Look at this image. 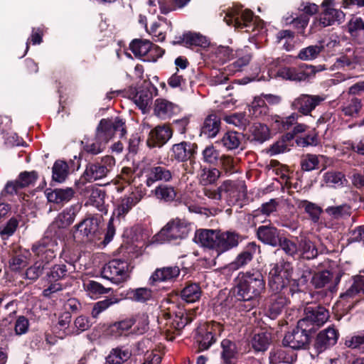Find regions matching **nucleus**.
Segmentation results:
<instances>
[{"label": "nucleus", "mask_w": 364, "mask_h": 364, "mask_svg": "<svg viewBox=\"0 0 364 364\" xmlns=\"http://www.w3.org/2000/svg\"><path fill=\"white\" fill-rule=\"evenodd\" d=\"M171 30V22L164 17L159 16L157 20L151 23L149 32L156 38L157 41H163L165 40L166 33Z\"/></svg>", "instance_id": "bb28decb"}, {"label": "nucleus", "mask_w": 364, "mask_h": 364, "mask_svg": "<svg viewBox=\"0 0 364 364\" xmlns=\"http://www.w3.org/2000/svg\"><path fill=\"white\" fill-rule=\"evenodd\" d=\"M180 269L177 266L164 267L156 269L151 276L150 284L156 282H171L178 277Z\"/></svg>", "instance_id": "393cba45"}, {"label": "nucleus", "mask_w": 364, "mask_h": 364, "mask_svg": "<svg viewBox=\"0 0 364 364\" xmlns=\"http://www.w3.org/2000/svg\"><path fill=\"white\" fill-rule=\"evenodd\" d=\"M298 205L299 208L304 210L313 223H316L318 222L323 211L320 206L306 200L299 201Z\"/></svg>", "instance_id": "49530a36"}, {"label": "nucleus", "mask_w": 364, "mask_h": 364, "mask_svg": "<svg viewBox=\"0 0 364 364\" xmlns=\"http://www.w3.org/2000/svg\"><path fill=\"white\" fill-rule=\"evenodd\" d=\"M281 247L280 250L284 252L287 255L294 257L299 254V245L287 238H280L278 244Z\"/></svg>", "instance_id": "774afa93"}, {"label": "nucleus", "mask_w": 364, "mask_h": 364, "mask_svg": "<svg viewBox=\"0 0 364 364\" xmlns=\"http://www.w3.org/2000/svg\"><path fill=\"white\" fill-rule=\"evenodd\" d=\"M290 277H282V275L269 274V287L274 294L287 295L291 294V296L297 291L293 287H288Z\"/></svg>", "instance_id": "4be33fe9"}, {"label": "nucleus", "mask_w": 364, "mask_h": 364, "mask_svg": "<svg viewBox=\"0 0 364 364\" xmlns=\"http://www.w3.org/2000/svg\"><path fill=\"white\" fill-rule=\"evenodd\" d=\"M127 298L136 302L144 303L152 298V291L146 287L129 289L127 292Z\"/></svg>", "instance_id": "09e8293b"}, {"label": "nucleus", "mask_w": 364, "mask_h": 364, "mask_svg": "<svg viewBox=\"0 0 364 364\" xmlns=\"http://www.w3.org/2000/svg\"><path fill=\"white\" fill-rule=\"evenodd\" d=\"M46 195L49 202L61 203L69 201L74 195V191L71 188H57L53 191L47 190Z\"/></svg>", "instance_id": "7c9ffc66"}, {"label": "nucleus", "mask_w": 364, "mask_h": 364, "mask_svg": "<svg viewBox=\"0 0 364 364\" xmlns=\"http://www.w3.org/2000/svg\"><path fill=\"white\" fill-rule=\"evenodd\" d=\"M233 26L237 30L245 29V32H253L263 27V23L255 16L252 11L242 10L241 7L235 6L229 9V26Z\"/></svg>", "instance_id": "20e7f679"}, {"label": "nucleus", "mask_w": 364, "mask_h": 364, "mask_svg": "<svg viewBox=\"0 0 364 364\" xmlns=\"http://www.w3.org/2000/svg\"><path fill=\"white\" fill-rule=\"evenodd\" d=\"M299 117H301L300 114L296 112H293L287 117H281L279 115L272 116V121L278 130L285 131L296 124Z\"/></svg>", "instance_id": "c9c22d12"}, {"label": "nucleus", "mask_w": 364, "mask_h": 364, "mask_svg": "<svg viewBox=\"0 0 364 364\" xmlns=\"http://www.w3.org/2000/svg\"><path fill=\"white\" fill-rule=\"evenodd\" d=\"M172 135V129L168 125H158L150 132L147 144L150 147H161L167 143Z\"/></svg>", "instance_id": "a211bd4d"}, {"label": "nucleus", "mask_w": 364, "mask_h": 364, "mask_svg": "<svg viewBox=\"0 0 364 364\" xmlns=\"http://www.w3.org/2000/svg\"><path fill=\"white\" fill-rule=\"evenodd\" d=\"M344 344L351 349L360 350L364 347V330L358 331L352 336H347Z\"/></svg>", "instance_id": "13d9d810"}, {"label": "nucleus", "mask_w": 364, "mask_h": 364, "mask_svg": "<svg viewBox=\"0 0 364 364\" xmlns=\"http://www.w3.org/2000/svg\"><path fill=\"white\" fill-rule=\"evenodd\" d=\"M194 240L203 247L213 250L218 257L228 250V232L200 229L196 231Z\"/></svg>", "instance_id": "7ed1b4c3"}, {"label": "nucleus", "mask_w": 364, "mask_h": 364, "mask_svg": "<svg viewBox=\"0 0 364 364\" xmlns=\"http://www.w3.org/2000/svg\"><path fill=\"white\" fill-rule=\"evenodd\" d=\"M213 311L223 321L228 318V294L225 289L221 290L214 299Z\"/></svg>", "instance_id": "4c0bfd02"}, {"label": "nucleus", "mask_w": 364, "mask_h": 364, "mask_svg": "<svg viewBox=\"0 0 364 364\" xmlns=\"http://www.w3.org/2000/svg\"><path fill=\"white\" fill-rule=\"evenodd\" d=\"M193 144L187 141L176 144L172 146V156L178 161H186L193 154Z\"/></svg>", "instance_id": "c756f323"}, {"label": "nucleus", "mask_w": 364, "mask_h": 364, "mask_svg": "<svg viewBox=\"0 0 364 364\" xmlns=\"http://www.w3.org/2000/svg\"><path fill=\"white\" fill-rule=\"evenodd\" d=\"M129 48L135 57L146 62H156L164 54L162 48L148 40L134 39Z\"/></svg>", "instance_id": "0eeeda50"}, {"label": "nucleus", "mask_w": 364, "mask_h": 364, "mask_svg": "<svg viewBox=\"0 0 364 364\" xmlns=\"http://www.w3.org/2000/svg\"><path fill=\"white\" fill-rule=\"evenodd\" d=\"M300 164L303 171H313L318 168L319 164L318 157L315 154H308L302 156Z\"/></svg>", "instance_id": "69168bd1"}, {"label": "nucleus", "mask_w": 364, "mask_h": 364, "mask_svg": "<svg viewBox=\"0 0 364 364\" xmlns=\"http://www.w3.org/2000/svg\"><path fill=\"white\" fill-rule=\"evenodd\" d=\"M326 99L325 95L301 94L291 102V109L297 111L299 114L309 116L317 106Z\"/></svg>", "instance_id": "1a4fd4ad"}, {"label": "nucleus", "mask_w": 364, "mask_h": 364, "mask_svg": "<svg viewBox=\"0 0 364 364\" xmlns=\"http://www.w3.org/2000/svg\"><path fill=\"white\" fill-rule=\"evenodd\" d=\"M252 140L259 143H263L270 137L269 127L259 122L254 123L250 129Z\"/></svg>", "instance_id": "a18cd8bd"}, {"label": "nucleus", "mask_w": 364, "mask_h": 364, "mask_svg": "<svg viewBox=\"0 0 364 364\" xmlns=\"http://www.w3.org/2000/svg\"><path fill=\"white\" fill-rule=\"evenodd\" d=\"M181 298L188 303H193L198 301L201 296V290L198 284L196 283L187 285L181 291Z\"/></svg>", "instance_id": "3c124183"}, {"label": "nucleus", "mask_w": 364, "mask_h": 364, "mask_svg": "<svg viewBox=\"0 0 364 364\" xmlns=\"http://www.w3.org/2000/svg\"><path fill=\"white\" fill-rule=\"evenodd\" d=\"M253 258L251 252L245 250L240 253L234 261L229 263V269L232 270H237L247 265Z\"/></svg>", "instance_id": "bf43d9fd"}, {"label": "nucleus", "mask_w": 364, "mask_h": 364, "mask_svg": "<svg viewBox=\"0 0 364 364\" xmlns=\"http://www.w3.org/2000/svg\"><path fill=\"white\" fill-rule=\"evenodd\" d=\"M220 127V118L215 114L208 115L201 129L202 133L209 138L215 137Z\"/></svg>", "instance_id": "473e14b6"}, {"label": "nucleus", "mask_w": 364, "mask_h": 364, "mask_svg": "<svg viewBox=\"0 0 364 364\" xmlns=\"http://www.w3.org/2000/svg\"><path fill=\"white\" fill-rule=\"evenodd\" d=\"M313 73L312 66L284 67L279 69L277 75L284 80L301 82L306 80Z\"/></svg>", "instance_id": "f3484780"}, {"label": "nucleus", "mask_w": 364, "mask_h": 364, "mask_svg": "<svg viewBox=\"0 0 364 364\" xmlns=\"http://www.w3.org/2000/svg\"><path fill=\"white\" fill-rule=\"evenodd\" d=\"M329 314L326 309L321 306H309L304 309V316L300 319V327H306L314 332L318 328L323 325L328 319Z\"/></svg>", "instance_id": "6e6552de"}, {"label": "nucleus", "mask_w": 364, "mask_h": 364, "mask_svg": "<svg viewBox=\"0 0 364 364\" xmlns=\"http://www.w3.org/2000/svg\"><path fill=\"white\" fill-rule=\"evenodd\" d=\"M69 172L68 165L64 161H56L53 166V179L57 182H63Z\"/></svg>", "instance_id": "6e6d98bb"}, {"label": "nucleus", "mask_w": 364, "mask_h": 364, "mask_svg": "<svg viewBox=\"0 0 364 364\" xmlns=\"http://www.w3.org/2000/svg\"><path fill=\"white\" fill-rule=\"evenodd\" d=\"M274 263L271 264L269 275H282V277H290L292 271L290 262L285 261L282 257V252L279 249L276 250L273 253Z\"/></svg>", "instance_id": "b1692460"}, {"label": "nucleus", "mask_w": 364, "mask_h": 364, "mask_svg": "<svg viewBox=\"0 0 364 364\" xmlns=\"http://www.w3.org/2000/svg\"><path fill=\"white\" fill-rule=\"evenodd\" d=\"M196 341L198 346V351H203L208 349L215 339L210 327L203 324L197 328Z\"/></svg>", "instance_id": "cd10ccee"}, {"label": "nucleus", "mask_w": 364, "mask_h": 364, "mask_svg": "<svg viewBox=\"0 0 364 364\" xmlns=\"http://www.w3.org/2000/svg\"><path fill=\"white\" fill-rule=\"evenodd\" d=\"M159 322L163 332H171L172 329H181L183 328L186 323V317H183L181 312L176 314L174 317L171 313H163L162 316L159 318Z\"/></svg>", "instance_id": "aec40b11"}, {"label": "nucleus", "mask_w": 364, "mask_h": 364, "mask_svg": "<svg viewBox=\"0 0 364 364\" xmlns=\"http://www.w3.org/2000/svg\"><path fill=\"white\" fill-rule=\"evenodd\" d=\"M323 49V46H310L301 49L298 56L302 60H311L315 59Z\"/></svg>", "instance_id": "680f3d73"}, {"label": "nucleus", "mask_w": 364, "mask_h": 364, "mask_svg": "<svg viewBox=\"0 0 364 364\" xmlns=\"http://www.w3.org/2000/svg\"><path fill=\"white\" fill-rule=\"evenodd\" d=\"M362 108V100L354 97L343 105L341 111L343 114L346 117L357 118L358 117Z\"/></svg>", "instance_id": "ea45409f"}, {"label": "nucleus", "mask_w": 364, "mask_h": 364, "mask_svg": "<svg viewBox=\"0 0 364 364\" xmlns=\"http://www.w3.org/2000/svg\"><path fill=\"white\" fill-rule=\"evenodd\" d=\"M96 134L97 139L106 144L115 135L122 138L126 134L125 122L119 117L102 119L97 127Z\"/></svg>", "instance_id": "423d86ee"}, {"label": "nucleus", "mask_w": 364, "mask_h": 364, "mask_svg": "<svg viewBox=\"0 0 364 364\" xmlns=\"http://www.w3.org/2000/svg\"><path fill=\"white\" fill-rule=\"evenodd\" d=\"M134 327L133 333L141 335L144 333L149 328V318L146 314L136 315L134 318Z\"/></svg>", "instance_id": "052dcab7"}, {"label": "nucleus", "mask_w": 364, "mask_h": 364, "mask_svg": "<svg viewBox=\"0 0 364 364\" xmlns=\"http://www.w3.org/2000/svg\"><path fill=\"white\" fill-rule=\"evenodd\" d=\"M232 294L240 300L249 301L264 292L265 282L259 271L240 272L234 279Z\"/></svg>", "instance_id": "f03ea898"}, {"label": "nucleus", "mask_w": 364, "mask_h": 364, "mask_svg": "<svg viewBox=\"0 0 364 364\" xmlns=\"http://www.w3.org/2000/svg\"><path fill=\"white\" fill-rule=\"evenodd\" d=\"M311 334V329L304 326L301 328L298 321L296 327L286 333L283 344L295 350L304 348L309 343Z\"/></svg>", "instance_id": "f8f14e48"}, {"label": "nucleus", "mask_w": 364, "mask_h": 364, "mask_svg": "<svg viewBox=\"0 0 364 364\" xmlns=\"http://www.w3.org/2000/svg\"><path fill=\"white\" fill-rule=\"evenodd\" d=\"M180 38L186 46H194L205 48L209 45L207 38L198 33H185Z\"/></svg>", "instance_id": "a19ab883"}, {"label": "nucleus", "mask_w": 364, "mask_h": 364, "mask_svg": "<svg viewBox=\"0 0 364 364\" xmlns=\"http://www.w3.org/2000/svg\"><path fill=\"white\" fill-rule=\"evenodd\" d=\"M84 288L87 295L92 299H97L100 295L107 294L110 288H105L100 283L95 281H89L84 284Z\"/></svg>", "instance_id": "864d4df0"}, {"label": "nucleus", "mask_w": 364, "mask_h": 364, "mask_svg": "<svg viewBox=\"0 0 364 364\" xmlns=\"http://www.w3.org/2000/svg\"><path fill=\"white\" fill-rule=\"evenodd\" d=\"M289 303V299L287 295L274 294L268 307L269 316L272 319L275 318Z\"/></svg>", "instance_id": "f704fd0d"}, {"label": "nucleus", "mask_w": 364, "mask_h": 364, "mask_svg": "<svg viewBox=\"0 0 364 364\" xmlns=\"http://www.w3.org/2000/svg\"><path fill=\"white\" fill-rule=\"evenodd\" d=\"M338 336V331L333 326H329L321 331L314 344L316 353H323L333 346L337 343Z\"/></svg>", "instance_id": "2eb2a0df"}, {"label": "nucleus", "mask_w": 364, "mask_h": 364, "mask_svg": "<svg viewBox=\"0 0 364 364\" xmlns=\"http://www.w3.org/2000/svg\"><path fill=\"white\" fill-rule=\"evenodd\" d=\"M102 217L98 215H88L81 222L75 225V237L80 238L82 243L89 247L106 246L115 235L114 219L111 218L107 225L105 236L102 238V230L100 224Z\"/></svg>", "instance_id": "f257e3e1"}, {"label": "nucleus", "mask_w": 364, "mask_h": 364, "mask_svg": "<svg viewBox=\"0 0 364 364\" xmlns=\"http://www.w3.org/2000/svg\"><path fill=\"white\" fill-rule=\"evenodd\" d=\"M326 213L336 220L348 218L350 215L351 208L348 204L337 206H329L325 210Z\"/></svg>", "instance_id": "5fc2aeb1"}, {"label": "nucleus", "mask_w": 364, "mask_h": 364, "mask_svg": "<svg viewBox=\"0 0 364 364\" xmlns=\"http://www.w3.org/2000/svg\"><path fill=\"white\" fill-rule=\"evenodd\" d=\"M74 269L71 264L67 266L65 264H59L55 265L49 274V277L53 280H58L64 278L68 272L72 271Z\"/></svg>", "instance_id": "0e129e2a"}, {"label": "nucleus", "mask_w": 364, "mask_h": 364, "mask_svg": "<svg viewBox=\"0 0 364 364\" xmlns=\"http://www.w3.org/2000/svg\"><path fill=\"white\" fill-rule=\"evenodd\" d=\"M364 294V276L358 275L349 282L344 292L340 295L341 301L350 302Z\"/></svg>", "instance_id": "6ab92c4d"}, {"label": "nucleus", "mask_w": 364, "mask_h": 364, "mask_svg": "<svg viewBox=\"0 0 364 364\" xmlns=\"http://www.w3.org/2000/svg\"><path fill=\"white\" fill-rule=\"evenodd\" d=\"M191 230V224L186 220L175 218L170 220L154 236V241L159 243L170 242L183 240L188 237Z\"/></svg>", "instance_id": "39448f33"}, {"label": "nucleus", "mask_w": 364, "mask_h": 364, "mask_svg": "<svg viewBox=\"0 0 364 364\" xmlns=\"http://www.w3.org/2000/svg\"><path fill=\"white\" fill-rule=\"evenodd\" d=\"M271 341V335L267 332L255 333L251 339V346L255 351H265Z\"/></svg>", "instance_id": "37998d69"}, {"label": "nucleus", "mask_w": 364, "mask_h": 364, "mask_svg": "<svg viewBox=\"0 0 364 364\" xmlns=\"http://www.w3.org/2000/svg\"><path fill=\"white\" fill-rule=\"evenodd\" d=\"M102 276L114 284L123 282L129 277V264L124 260L112 259L103 267Z\"/></svg>", "instance_id": "9d476101"}, {"label": "nucleus", "mask_w": 364, "mask_h": 364, "mask_svg": "<svg viewBox=\"0 0 364 364\" xmlns=\"http://www.w3.org/2000/svg\"><path fill=\"white\" fill-rule=\"evenodd\" d=\"M257 235L262 242L272 247H277L281 238L279 230L271 224L259 226Z\"/></svg>", "instance_id": "5701e85b"}, {"label": "nucleus", "mask_w": 364, "mask_h": 364, "mask_svg": "<svg viewBox=\"0 0 364 364\" xmlns=\"http://www.w3.org/2000/svg\"><path fill=\"white\" fill-rule=\"evenodd\" d=\"M84 194L88 196V202L91 205L96 207L100 211L105 210L104 200L105 194L102 190L90 186L85 188Z\"/></svg>", "instance_id": "2f4dec72"}, {"label": "nucleus", "mask_w": 364, "mask_h": 364, "mask_svg": "<svg viewBox=\"0 0 364 364\" xmlns=\"http://www.w3.org/2000/svg\"><path fill=\"white\" fill-rule=\"evenodd\" d=\"M57 242L50 236L46 235L32 247V251L42 262L48 263L55 257Z\"/></svg>", "instance_id": "4468645a"}, {"label": "nucleus", "mask_w": 364, "mask_h": 364, "mask_svg": "<svg viewBox=\"0 0 364 364\" xmlns=\"http://www.w3.org/2000/svg\"><path fill=\"white\" fill-rule=\"evenodd\" d=\"M134 324V321L132 318L123 320L111 326L109 331L112 335L118 336L129 330Z\"/></svg>", "instance_id": "338daca9"}, {"label": "nucleus", "mask_w": 364, "mask_h": 364, "mask_svg": "<svg viewBox=\"0 0 364 364\" xmlns=\"http://www.w3.org/2000/svg\"><path fill=\"white\" fill-rule=\"evenodd\" d=\"M267 112L268 107L262 97H255L249 105V114L253 118H261Z\"/></svg>", "instance_id": "c03bdc74"}, {"label": "nucleus", "mask_w": 364, "mask_h": 364, "mask_svg": "<svg viewBox=\"0 0 364 364\" xmlns=\"http://www.w3.org/2000/svg\"><path fill=\"white\" fill-rule=\"evenodd\" d=\"M269 363L279 364L281 363L291 364L296 360V357L287 353L282 348L273 349L269 353Z\"/></svg>", "instance_id": "79ce46f5"}, {"label": "nucleus", "mask_w": 364, "mask_h": 364, "mask_svg": "<svg viewBox=\"0 0 364 364\" xmlns=\"http://www.w3.org/2000/svg\"><path fill=\"white\" fill-rule=\"evenodd\" d=\"M154 114L161 119L171 118L178 111V107L173 103L164 100L157 99L154 103Z\"/></svg>", "instance_id": "a878e982"}, {"label": "nucleus", "mask_w": 364, "mask_h": 364, "mask_svg": "<svg viewBox=\"0 0 364 364\" xmlns=\"http://www.w3.org/2000/svg\"><path fill=\"white\" fill-rule=\"evenodd\" d=\"M323 181L329 187L339 188L343 186L347 180L341 172L328 171L323 176Z\"/></svg>", "instance_id": "8fccbe9b"}, {"label": "nucleus", "mask_w": 364, "mask_h": 364, "mask_svg": "<svg viewBox=\"0 0 364 364\" xmlns=\"http://www.w3.org/2000/svg\"><path fill=\"white\" fill-rule=\"evenodd\" d=\"M76 213L73 207L65 208L55 219L50 228H65L69 226L75 220Z\"/></svg>", "instance_id": "72a5a7b5"}, {"label": "nucleus", "mask_w": 364, "mask_h": 364, "mask_svg": "<svg viewBox=\"0 0 364 364\" xmlns=\"http://www.w3.org/2000/svg\"><path fill=\"white\" fill-rule=\"evenodd\" d=\"M191 1V0H163L159 1V9L161 14H167L171 11L183 9Z\"/></svg>", "instance_id": "de8ad7c7"}, {"label": "nucleus", "mask_w": 364, "mask_h": 364, "mask_svg": "<svg viewBox=\"0 0 364 364\" xmlns=\"http://www.w3.org/2000/svg\"><path fill=\"white\" fill-rule=\"evenodd\" d=\"M318 250L316 245L309 239H301L299 242V255L306 259H312L318 256Z\"/></svg>", "instance_id": "58836bf2"}, {"label": "nucleus", "mask_w": 364, "mask_h": 364, "mask_svg": "<svg viewBox=\"0 0 364 364\" xmlns=\"http://www.w3.org/2000/svg\"><path fill=\"white\" fill-rule=\"evenodd\" d=\"M341 277L340 274H334L328 270H323L314 273L311 283L316 289L326 288L329 292L333 293L338 289Z\"/></svg>", "instance_id": "ddd939ff"}, {"label": "nucleus", "mask_w": 364, "mask_h": 364, "mask_svg": "<svg viewBox=\"0 0 364 364\" xmlns=\"http://www.w3.org/2000/svg\"><path fill=\"white\" fill-rule=\"evenodd\" d=\"M333 0H324L322 3L323 11L321 14L318 23L322 27L333 25L335 22H341L344 18V14L341 10L333 7Z\"/></svg>", "instance_id": "dca6fc26"}, {"label": "nucleus", "mask_w": 364, "mask_h": 364, "mask_svg": "<svg viewBox=\"0 0 364 364\" xmlns=\"http://www.w3.org/2000/svg\"><path fill=\"white\" fill-rule=\"evenodd\" d=\"M132 350L125 346L112 348L106 358L107 364H123L132 356Z\"/></svg>", "instance_id": "c85d7f7f"}, {"label": "nucleus", "mask_w": 364, "mask_h": 364, "mask_svg": "<svg viewBox=\"0 0 364 364\" xmlns=\"http://www.w3.org/2000/svg\"><path fill=\"white\" fill-rule=\"evenodd\" d=\"M348 31L353 37L360 36L364 41V22L360 18H354L348 23Z\"/></svg>", "instance_id": "e2e57ef3"}, {"label": "nucleus", "mask_w": 364, "mask_h": 364, "mask_svg": "<svg viewBox=\"0 0 364 364\" xmlns=\"http://www.w3.org/2000/svg\"><path fill=\"white\" fill-rule=\"evenodd\" d=\"M115 164V159L111 156H105L100 161L89 164L84 172L83 177L87 181H94L107 176Z\"/></svg>", "instance_id": "9b49d317"}, {"label": "nucleus", "mask_w": 364, "mask_h": 364, "mask_svg": "<svg viewBox=\"0 0 364 364\" xmlns=\"http://www.w3.org/2000/svg\"><path fill=\"white\" fill-rule=\"evenodd\" d=\"M134 102L145 113L148 106L152 100V95L149 90H141L138 91L133 97Z\"/></svg>", "instance_id": "4d7b16f0"}, {"label": "nucleus", "mask_w": 364, "mask_h": 364, "mask_svg": "<svg viewBox=\"0 0 364 364\" xmlns=\"http://www.w3.org/2000/svg\"><path fill=\"white\" fill-rule=\"evenodd\" d=\"M153 193L157 199L164 202L173 201L176 196L174 188L167 185L157 186Z\"/></svg>", "instance_id": "603ef678"}, {"label": "nucleus", "mask_w": 364, "mask_h": 364, "mask_svg": "<svg viewBox=\"0 0 364 364\" xmlns=\"http://www.w3.org/2000/svg\"><path fill=\"white\" fill-rule=\"evenodd\" d=\"M143 196L141 191H136L123 197L114 209V215L118 218L124 217L133 207L140 202Z\"/></svg>", "instance_id": "412c9836"}, {"label": "nucleus", "mask_w": 364, "mask_h": 364, "mask_svg": "<svg viewBox=\"0 0 364 364\" xmlns=\"http://www.w3.org/2000/svg\"><path fill=\"white\" fill-rule=\"evenodd\" d=\"M172 178L170 170L164 166L153 167L148 175L146 185L151 186L156 181H168Z\"/></svg>", "instance_id": "e433bc0d"}]
</instances>
